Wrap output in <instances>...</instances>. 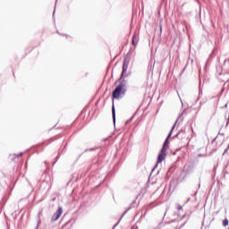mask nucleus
<instances>
[{
	"label": "nucleus",
	"mask_w": 229,
	"mask_h": 229,
	"mask_svg": "<svg viewBox=\"0 0 229 229\" xmlns=\"http://www.w3.org/2000/svg\"><path fill=\"white\" fill-rule=\"evenodd\" d=\"M176 123H178V120H176L175 123L172 127L168 136L166 137V139L163 144V147L157 156V165H155V167H157L158 165V164H162V162H164V160H165V157H167V149L169 148V139L171 138V135L173 134V130H174V128L176 127Z\"/></svg>",
	"instance_id": "obj_1"
},
{
	"label": "nucleus",
	"mask_w": 229,
	"mask_h": 229,
	"mask_svg": "<svg viewBox=\"0 0 229 229\" xmlns=\"http://www.w3.org/2000/svg\"><path fill=\"white\" fill-rule=\"evenodd\" d=\"M126 90H123V88L117 86L113 91V98L114 99H119L121 98V94H124Z\"/></svg>",
	"instance_id": "obj_2"
},
{
	"label": "nucleus",
	"mask_w": 229,
	"mask_h": 229,
	"mask_svg": "<svg viewBox=\"0 0 229 229\" xmlns=\"http://www.w3.org/2000/svg\"><path fill=\"white\" fill-rule=\"evenodd\" d=\"M63 213H64V208H62V207H59L57 211L52 216L51 220L58 221V219H60V216H62Z\"/></svg>",
	"instance_id": "obj_3"
},
{
	"label": "nucleus",
	"mask_w": 229,
	"mask_h": 229,
	"mask_svg": "<svg viewBox=\"0 0 229 229\" xmlns=\"http://www.w3.org/2000/svg\"><path fill=\"white\" fill-rule=\"evenodd\" d=\"M128 65H130V61L125 58L123 60V72L120 77V81L123 80V76H124V73L128 71Z\"/></svg>",
	"instance_id": "obj_4"
},
{
	"label": "nucleus",
	"mask_w": 229,
	"mask_h": 229,
	"mask_svg": "<svg viewBox=\"0 0 229 229\" xmlns=\"http://www.w3.org/2000/svg\"><path fill=\"white\" fill-rule=\"evenodd\" d=\"M120 84L118 85V87H121L122 89L126 91V81L119 79Z\"/></svg>",
	"instance_id": "obj_5"
},
{
	"label": "nucleus",
	"mask_w": 229,
	"mask_h": 229,
	"mask_svg": "<svg viewBox=\"0 0 229 229\" xmlns=\"http://www.w3.org/2000/svg\"><path fill=\"white\" fill-rule=\"evenodd\" d=\"M137 44H139V36L134 34L132 37V45L135 47Z\"/></svg>",
	"instance_id": "obj_6"
},
{
	"label": "nucleus",
	"mask_w": 229,
	"mask_h": 229,
	"mask_svg": "<svg viewBox=\"0 0 229 229\" xmlns=\"http://www.w3.org/2000/svg\"><path fill=\"white\" fill-rule=\"evenodd\" d=\"M112 115H113V121L114 123H115V106H114V104L112 106Z\"/></svg>",
	"instance_id": "obj_7"
},
{
	"label": "nucleus",
	"mask_w": 229,
	"mask_h": 229,
	"mask_svg": "<svg viewBox=\"0 0 229 229\" xmlns=\"http://www.w3.org/2000/svg\"><path fill=\"white\" fill-rule=\"evenodd\" d=\"M128 212V210H125L122 216H121V219L114 225V228H115V226H117V225H119L121 223V220L123 219V217H124V216L126 215V213Z\"/></svg>",
	"instance_id": "obj_8"
},
{
	"label": "nucleus",
	"mask_w": 229,
	"mask_h": 229,
	"mask_svg": "<svg viewBox=\"0 0 229 229\" xmlns=\"http://www.w3.org/2000/svg\"><path fill=\"white\" fill-rule=\"evenodd\" d=\"M228 223H229L228 218H225L223 220V226H228Z\"/></svg>",
	"instance_id": "obj_9"
},
{
	"label": "nucleus",
	"mask_w": 229,
	"mask_h": 229,
	"mask_svg": "<svg viewBox=\"0 0 229 229\" xmlns=\"http://www.w3.org/2000/svg\"><path fill=\"white\" fill-rule=\"evenodd\" d=\"M14 157H15L16 158H19V157H22V153L14 154Z\"/></svg>",
	"instance_id": "obj_10"
},
{
	"label": "nucleus",
	"mask_w": 229,
	"mask_h": 229,
	"mask_svg": "<svg viewBox=\"0 0 229 229\" xmlns=\"http://www.w3.org/2000/svg\"><path fill=\"white\" fill-rule=\"evenodd\" d=\"M182 206H180L179 204H177V210H182Z\"/></svg>",
	"instance_id": "obj_11"
},
{
	"label": "nucleus",
	"mask_w": 229,
	"mask_h": 229,
	"mask_svg": "<svg viewBox=\"0 0 229 229\" xmlns=\"http://www.w3.org/2000/svg\"><path fill=\"white\" fill-rule=\"evenodd\" d=\"M131 229H139V225H134Z\"/></svg>",
	"instance_id": "obj_12"
},
{
	"label": "nucleus",
	"mask_w": 229,
	"mask_h": 229,
	"mask_svg": "<svg viewBox=\"0 0 229 229\" xmlns=\"http://www.w3.org/2000/svg\"><path fill=\"white\" fill-rule=\"evenodd\" d=\"M35 229H38V224H37V225H36Z\"/></svg>",
	"instance_id": "obj_13"
},
{
	"label": "nucleus",
	"mask_w": 229,
	"mask_h": 229,
	"mask_svg": "<svg viewBox=\"0 0 229 229\" xmlns=\"http://www.w3.org/2000/svg\"><path fill=\"white\" fill-rule=\"evenodd\" d=\"M190 199H188L187 201H186V203H189Z\"/></svg>",
	"instance_id": "obj_14"
},
{
	"label": "nucleus",
	"mask_w": 229,
	"mask_h": 229,
	"mask_svg": "<svg viewBox=\"0 0 229 229\" xmlns=\"http://www.w3.org/2000/svg\"><path fill=\"white\" fill-rule=\"evenodd\" d=\"M199 98H197V101H199Z\"/></svg>",
	"instance_id": "obj_15"
},
{
	"label": "nucleus",
	"mask_w": 229,
	"mask_h": 229,
	"mask_svg": "<svg viewBox=\"0 0 229 229\" xmlns=\"http://www.w3.org/2000/svg\"><path fill=\"white\" fill-rule=\"evenodd\" d=\"M199 98H197V101H199Z\"/></svg>",
	"instance_id": "obj_16"
},
{
	"label": "nucleus",
	"mask_w": 229,
	"mask_h": 229,
	"mask_svg": "<svg viewBox=\"0 0 229 229\" xmlns=\"http://www.w3.org/2000/svg\"><path fill=\"white\" fill-rule=\"evenodd\" d=\"M53 14H55V11H54Z\"/></svg>",
	"instance_id": "obj_17"
},
{
	"label": "nucleus",
	"mask_w": 229,
	"mask_h": 229,
	"mask_svg": "<svg viewBox=\"0 0 229 229\" xmlns=\"http://www.w3.org/2000/svg\"><path fill=\"white\" fill-rule=\"evenodd\" d=\"M53 14H55V11H54Z\"/></svg>",
	"instance_id": "obj_18"
}]
</instances>
